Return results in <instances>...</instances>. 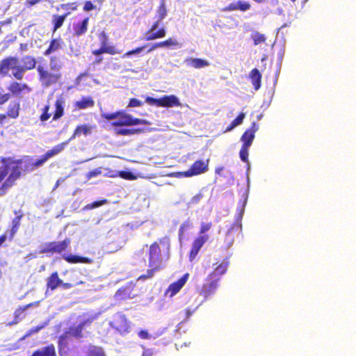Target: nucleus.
<instances>
[{
	"label": "nucleus",
	"instance_id": "1",
	"mask_svg": "<svg viewBox=\"0 0 356 356\" xmlns=\"http://www.w3.org/2000/svg\"><path fill=\"white\" fill-rule=\"evenodd\" d=\"M24 165L28 167L24 162L16 161L10 159L3 160L0 165V182L7 175L9 176L0 188V196L5 195L7 190L20 177Z\"/></svg>",
	"mask_w": 356,
	"mask_h": 356
},
{
	"label": "nucleus",
	"instance_id": "2",
	"mask_svg": "<svg viewBox=\"0 0 356 356\" xmlns=\"http://www.w3.org/2000/svg\"><path fill=\"white\" fill-rule=\"evenodd\" d=\"M102 116L108 120L118 119V121L112 122V125L114 127L147 124L145 120L134 118L131 115L125 113L123 111H118L113 113H102Z\"/></svg>",
	"mask_w": 356,
	"mask_h": 356
},
{
	"label": "nucleus",
	"instance_id": "3",
	"mask_svg": "<svg viewBox=\"0 0 356 356\" xmlns=\"http://www.w3.org/2000/svg\"><path fill=\"white\" fill-rule=\"evenodd\" d=\"M10 70L14 77L18 80L22 79V69L19 65V59L16 57H8L0 63V74L3 76L8 75Z\"/></svg>",
	"mask_w": 356,
	"mask_h": 356
},
{
	"label": "nucleus",
	"instance_id": "4",
	"mask_svg": "<svg viewBox=\"0 0 356 356\" xmlns=\"http://www.w3.org/2000/svg\"><path fill=\"white\" fill-rule=\"evenodd\" d=\"M257 130L258 125L256 124V122H252L251 129L245 131L241 136V140L243 142V145L240 150L239 154L241 159L244 162L248 161V149L254 140V134Z\"/></svg>",
	"mask_w": 356,
	"mask_h": 356
},
{
	"label": "nucleus",
	"instance_id": "5",
	"mask_svg": "<svg viewBox=\"0 0 356 356\" xmlns=\"http://www.w3.org/2000/svg\"><path fill=\"white\" fill-rule=\"evenodd\" d=\"M148 258L149 266L151 269L147 271L148 275L146 277H150L153 275V271L160 268L163 261L160 248L156 243L149 247Z\"/></svg>",
	"mask_w": 356,
	"mask_h": 356
},
{
	"label": "nucleus",
	"instance_id": "6",
	"mask_svg": "<svg viewBox=\"0 0 356 356\" xmlns=\"http://www.w3.org/2000/svg\"><path fill=\"white\" fill-rule=\"evenodd\" d=\"M40 76V81L44 87H49L56 83L61 77V74L58 72H49L42 66L39 65L37 67Z\"/></svg>",
	"mask_w": 356,
	"mask_h": 356
},
{
	"label": "nucleus",
	"instance_id": "7",
	"mask_svg": "<svg viewBox=\"0 0 356 356\" xmlns=\"http://www.w3.org/2000/svg\"><path fill=\"white\" fill-rule=\"evenodd\" d=\"M209 159L195 161L188 170L179 173L186 177L198 175L206 172L209 169Z\"/></svg>",
	"mask_w": 356,
	"mask_h": 356
},
{
	"label": "nucleus",
	"instance_id": "8",
	"mask_svg": "<svg viewBox=\"0 0 356 356\" xmlns=\"http://www.w3.org/2000/svg\"><path fill=\"white\" fill-rule=\"evenodd\" d=\"M189 278V274L185 273L180 279L177 282H175L170 284L165 291V296L170 298H172L183 288L186 284Z\"/></svg>",
	"mask_w": 356,
	"mask_h": 356
},
{
	"label": "nucleus",
	"instance_id": "9",
	"mask_svg": "<svg viewBox=\"0 0 356 356\" xmlns=\"http://www.w3.org/2000/svg\"><path fill=\"white\" fill-rule=\"evenodd\" d=\"M110 325L120 333L127 332L129 328L125 316L121 314H116L113 320L110 322Z\"/></svg>",
	"mask_w": 356,
	"mask_h": 356
},
{
	"label": "nucleus",
	"instance_id": "10",
	"mask_svg": "<svg viewBox=\"0 0 356 356\" xmlns=\"http://www.w3.org/2000/svg\"><path fill=\"white\" fill-rule=\"evenodd\" d=\"M208 235H200L194 240L190 252L191 261L193 260L195 258L200 250L202 248L203 245L208 241Z\"/></svg>",
	"mask_w": 356,
	"mask_h": 356
},
{
	"label": "nucleus",
	"instance_id": "11",
	"mask_svg": "<svg viewBox=\"0 0 356 356\" xmlns=\"http://www.w3.org/2000/svg\"><path fill=\"white\" fill-rule=\"evenodd\" d=\"M218 286V280H211V282L203 285L200 294L204 296L205 301L210 298L217 290Z\"/></svg>",
	"mask_w": 356,
	"mask_h": 356
},
{
	"label": "nucleus",
	"instance_id": "12",
	"mask_svg": "<svg viewBox=\"0 0 356 356\" xmlns=\"http://www.w3.org/2000/svg\"><path fill=\"white\" fill-rule=\"evenodd\" d=\"M181 103L179 98L174 95H165L160 98V106L161 107L180 106Z\"/></svg>",
	"mask_w": 356,
	"mask_h": 356
},
{
	"label": "nucleus",
	"instance_id": "13",
	"mask_svg": "<svg viewBox=\"0 0 356 356\" xmlns=\"http://www.w3.org/2000/svg\"><path fill=\"white\" fill-rule=\"evenodd\" d=\"M16 161H22V162H24V163L26 165H27L28 167H25L24 165L23 166V169H22V171H32L35 168L39 167V166H41L42 165H43L46 161H47V159L44 156V155L42 156V157L40 159H38L37 161H31V160L29 159H24V160H17Z\"/></svg>",
	"mask_w": 356,
	"mask_h": 356
},
{
	"label": "nucleus",
	"instance_id": "14",
	"mask_svg": "<svg viewBox=\"0 0 356 356\" xmlns=\"http://www.w3.org/2000/svg\"><path fill=\"white\" fill-rule=\"evenodd\" d=\"M63 258L69 263H84L91 264L92 260L88 257H83L77 255L64 254Z\"/></svg>",
	"mask_w": 356,
	"mask_h": 356
},
{
	"label": "nucleus",
	"instance_id": "15",
	"mask_svg": "<svg viewBox=\"0 0 356 356\" xmlns=\"http://www.w3.org/2000/svg\"><path fill=\"white\" fill-rule=\"evenodd\" d=\"M8 89L14 95H19L22 91L26 90L27 92H30L31 89L28 87V86L25 83H21L17 82H13L12 83Z\"/></svg>",
	"mask_w": 356,
	"mask_h": 356
},
{
	"label": "nucleus",
	"instance_id": "16",
	"mask_svg": "<svg viewBox=\"0 0 356 356\" xmlns=\"http://www.w3.org/2000/svg\"><path fill=\"white\" fill-rule=\"evenodd\" d=\"M69 140L66 142H64V143H62L60 144H58L57 145H56L55 147H54L51 149L47 151L45 154L44 155V156L46 158L47 161L58 154L59 153H60L64 149L65 147L67 146V145L69 143Z\"/></svg>",
	"mask_w": 356,
	"mask_h": 356
},
{
	"label": "nucleus",
	"instance_id": "17",
	"mask_svg": "<svg viewBox=\"0 0 356 356\" xmlns=\"http://www.w3.org/2000/svg\"><path fill=\"white\" fill-rule=\"evenodd\" d=\"M69 140L66 142H64V143H62L60 144H58L57 145H56L55 147H54L51 149L47 151L45 154L44 155V156L46 158L47 161L58 154L59 153H60L64 149L65 147L67 146V145L69 143Z\"/></svg>",
	"mask_w": 356,
	"mask_h": 356
},
{
	"label": "nucleus",
	"instance_id": "18",
	"mask_svg": "<svg viewBox=\"0 0 356 356\" xmlns=\"http://www.w3.org/2000/svg\"><path fill=\"white\" fill-rule=\"evenodd\" d=\"M69 140L66 142H64V143H62L60 144H58L57 145H56L55 147H54L51 149L47 151L45 154L44 155V156L46 158L47 161L58 154L59 153H60L64 149L65 147L67 146V145L69 143Z\"/></svg>",
	"mask_w": 356,
	"mask_h": 356
},
{
	"label": "nucleus",
	"instance_id": "19",
	"mask_svg": "<svg viewBox=\"0 0 356 356\" xmlns=\"http://www.w3.org/2000/svg\"><path fill=\"white\" fill-rule=\"evenodd\" d=\"M63 284V280L58 277L57 272L53 273L47 280V288L55 290Z\"/></svg>",
	"mask_w": 356,
	"mask_h": 356
},
{
	"label": "nucleus",
	"instance_id": "20",
	"mask_svg": "<svg viewBox=\"0 0 356 356\" xmlns=\"http://www.w3.org/2000/svg\"><path fill=\"white\" fill-rule=\"evenodd\" d=\"M23 65H21V68L22 69V77L24 76V74L26 70L33 69L35 66L36 61L35 58L31 56H25L22 60Z\"/></svg>",
	"mask_w": 356,
	"mask_h": 356
},
{
	"label": "nucleus",
	"instance_id": "21",
	"mask_svg": "<svg viewBox=\"0 0 356 356\" xmlns=\"http://www.w3.org/2000/svg\"><path fill=\"white\" fill-rule=\"evenodd\" d=\"M185 63L190 66L195 68H203L209 65L208 61L201 58H188L185 60Z\"/></svg>",
	"mask_w": 356,
	"mask_h": 356
},
{
	"label": "nucleus",
	"instance_id": "22",
	"mask_svg": "<svg viewBox=\"0 0 356 356\" xmlns=\"http://www.w3.org/2000/svg\"><path fill=\"white\" fill-rule=\"evenodd\" d=\"M70 243V240L67 238L63 241L54 243L50 245L49 250L56 252H61L65 250Z\"/></svg>",
	"mask_w": 356,
	"mask_h": 356
},
{
	"label": "nucleus",
	"instance_id": "23",
	"mask_svg": "<svg viewBox=\"0 0 356 356\" xmlns=\"http://www.w3.org/2000/svg\"><path fill=\"white\" fill-rule=\"evenodd\" d=\"M166 35V31L165 28H161L157 31H152L151 29L149 30L148 32L146 33V40L150 41L154 40L157 38H164Z\"/></svg>",
	"mask_w": 356,
	"mask_h": 356
},
{
	"label": "nucleus",
	"instance_id": "24",
	"mask_svg": "<svg viewBox=\"0 0 356 356\" xmlns=\"http://www.w3.org/2000/svg\"><path fill=\"white\" fill-rule=\"evenodd\" d=\"M32 356H56L55 348L53 345L44 347L34 352Z\"/></svg>",
	"mask_w": 356,
	"mask_h": 356
},
{
	"label": "nucleus",
	"instance_id": "25",
	"mask_svg": "<svg viewBox=\"0 0 356 356\" xmlns=\"http://www.w3.org/2000/svg\"><path fill=\"white\" fill-rule=\"evenodd\" d=\"M89 18H85L81 24L74 26V34L77 36H80L86 33L88 29Z\"/></svg>",
	"mask_w": 356,
	"mask_h": 356
},
{
	"label": "nucleus",
	"instance_id": "26",
	"mask_svg": "<svg viewBox=\"0 0 356 356\" xmlns=\"http://www.w3.org/2000/svg\"><path fill=\"white\" fill-rule=\"evenodd\" d=\"M91 133V127L90 126L83 124L79 125L76 127L75 129L72 136L69 139V140H71L74 139L75 137L79 136L81 134L87 136Z\"/></svg>",
	"mask_w": 356,
	"mask_h": 356
},
{
	"label": "nucleus",
	"instance_id": "27",
	"mask_svg": "<svg viewBox=\"0 0 356 356\" xmlns=\"http://www.w3.org/2000/svg\"><path fill=\"white\" fill-rule=\"evenodd\" d=\"M252 83L256 90H259L261 86V75L257 69L252 70L250 74Z\"/></svg>",
	"mask_w": 356,
	"mask_h": 356
},
{
	"label": "nucleus",
	"instance_id": "28",
	"mask_svg": "<svg viewBox=\"0 0 356 356\" xmlns=\"http://www.w3.org/2000/svg\"><path fill=\"white\" fill-rule=\"evenodd\" d=\"M62 41L60 39H54L51 40L49 48L44 53V56H48L57 51L61 47Z\"/></svg>",
	"mask_w": 356,
	"mask_h": 356
},
{
	"label": "nucleus",
	"instance_id": "29",
	"mask_svg": "<svg viewBox=\"0 0 356 356\" xmlns=\"http://www.w3.org/2000/svg\"><path fill=\"white\" fill-rule=\"evenodd\" d=\"M227 268V263H222L218 266H217L215 269V270L209 275V279L210 280H218V278L216 279V277H219L223 274L225 273Z\"/></svg>",
	"mask_w": 356,
	"mask_h": 356
},
{
	"label": "nucleus",
	"instance_id": "30",
	"mask_svg": "<svg viewBox=\"0 0 356 356\" xmlns=\"http://www.w3.org/2000/svg\"><path fill=\"white\" fill-rule=\"evenodd\" d=\"M94 106V101L91 97H83L75 102V106L79 109H85Z\"/></svg>",
	"mask_w": 356,
	"mask_h": 356
},
{
	"label": "nucleus",
	"instance_id": "31",
	"mask_svg": "<svg viewBox=\"0 0 356 356\" xmlns=\"http://www.w3.org/2000/svg\"><path fill=\"white\" fill-rule=\"evenodd\" d=\"M63 104L64 101L62 98H59L56 101L55 106H56V111L54 115L53 119L57 120L60 118L63 115Z\"/></svg>",
	"mask_w": 356,
	"mask_h": 356
},
{
	"label": "nucleus",
	"instance_id": "32",
	"mask_svg": "<svg viewBox=\"0 0 356 356\" xmlns=\"http://www.w3.org/2000/svg\"><path fill=\"white\" fill-rule=\"evenodd\" d=\"M19 103L11 102L8 106V116L12 118H17L19 115Z\"/></svg>",
	"mask_w": 356,
	"mask_h": 356
},
{
	"label": "nucleus",
	"instance_id": "33",
	"mask_svg": "<svg viewBox=\"0 0 356 356\" xmlns=\"http://www.w3.org/2000/svg\"><path fill=\"white\" fill-rule=\"evenodd\" d=\"M68 14L69 13H67L63 15H54L53 23L54 32L62 26Z\"/></svg>",
	"mask_w": 356,
	"mask_h": 356
},
{
	"label": "nucleus",
	"instance_id": "34",
	"mask_svg": "<svg viewBox=\"0 0 356 356\" xmlns=\"http://www.w3.org/2000/svg\"><path fill=\"white\" fill-rule=\"evenodd\" d=\"M251 38L253 40L254 45H259L266 40V36L259 32L252 33Z\"/></svg>",
	"mask_w": 356,
	"mask_h": 356
},
{
	"label": "nucleus",
	"instance_id": "35",
	"mask_svg": "<svg viewBox=\"0 0 356 356\" xmlns=\"http://www.w3.org/2000/svg\"><path fill=\"white\" fill-rule=\"evenodd\" d=\"M87 356H106L104 351L100 347H90Z\"/></svg>",
	"mask_w": 356,
	"mask_h": 356
},
{
	"label": "nucleus",
	"instance_id": "36",
	"mask_svg": "<svg viewBox=\"0 0 356 356\" xmlns=\"http://www.w3.org/2000/svg\"><path fill=\"white\" fill-rule=\"evenodd\" d=\"M158 19L159 21H162L167 15V10L165 8V0H161L160 6L157 10Z\"/></svg>",
	"mask_w": 356,
	"mask_h": 356
},
{
	"label": "nucleus",
	"instance_id": "37",
	"mask_svg": "<svg viewBox=\"0 0 356 356\" xmlns=\"http://www.w3.org/2000/svg\"><path fill=\"white\" fill-rule=\"evenodd\" d=\"M88 322L86 321L82 324L79 325L78 326L70 329V334L75 337H81L82 335L81 334L83 325H85Z\"/></svg>",
	"mask_w": 356,
	"mask_h": 356
},
{
	"label": "nucleus",
	"instance_id": "38",
	"mask_svg": "<svg viewBox=\"0 0 356 356\" xmlns=\"http://www.w3.org/2000/svg\"><path fill=\"white\" fill-rule=\"evenodd\" d=\"M38 302L34 303H30L24 307H19L15 312V318L17 319L24 312H25L27 309L32 307L33 305H38Z\"/></svg>",
	"mask_w": 356,
	"mask_h": 356
},
{
	"label": "nucleus",
	"instance_id": "39",
	"mask_svg": "<svg viewBox=\"0 0 356 356\" xmlns=\"http://www.w3.org/2000/svg\"><path fill=\"white\" fill-rule=\"evenodd\" d=\"M106 202V200H100V201H95V202H92V204H87L84 207V209L89 210V209H95L100 206L104 205Z\"/></svg>",
	"mask_w": 356,
	"mask_h": 356
},
{
	"label": "nucleus",
	"instance_id": "40",
	"mask_svg": "<svg viewBox=\"0 0 356 356\" xmlns=\"http://www.w3.org/2000/svg\"><path fill=\"white\" fill-rule=\"evenodd\" d=\"M137 132H138V131L136 129H119L116 130L117 134L123 135V136L132 135Z\"/></svg>",
	"mask_w": 356,
	"mask_h": 356
},
{
	"label": "nucleus",
	"instance_id": "41",
	"mask_svg": "<svg viewBox=\"0 0 356 356\" xmlns=\"http://www.w3.org/2000/svg\"><path fill=\"white\" fill-rule=\"evenodd\" d=\"M250 3L243 1H237L238 10L246 11L250 8Z\"/></svg>",
	"mask_w": 356,
	"mask_h": 356
},
{
	"label": "nucleus",
	"instance_id": "42",
	"mask_svg": "<svg viewBox=\"0 0 356 356\" xmlns=\"http://www.w3.org/2000/svg\"><path fill=\"white\" fill-rule=\"evenodd\" d=\"M192 227V222L190 220H186L181 224L179 229V233L183 234L186 231L191 229Z\"/></svg>",
	"mask_w": 356,
	"mask_h": 356
},
{
	"label": "nucleus",
	"instance_id": "43",
	"mask_svg": "<svg viewBox=\"0 0 356 356\" xmlns=\"http://www.w3.org/2000/svg\"><path fill=\"white\" fill-rule=\"evenodd\" d=\"M119 175L120 177L128 180H134L136 178L131 172L121 171Z\"/></svg>",
	"mask_w": 356,
	"mask_h": 356
},
{
	"label": "nucleus",
	"instance_id": "44",
	"mask_svg": "<svg viewBox=\"0 0 356 356\" xmlns=\"http://www.w3.org/2000/svg\"><path fill=\"white\" fill-rule=\"evenodd\" d=\"M102 168H97L95 169L94 170L89 172L87 174L86 177L88 179H90L92 177H98L99 175H102Z\"/></svg>",
	"mask_w": 356,
	"mask_h": 356
},
{
	"label": "nucleus",
	"instance_id": "45",
	"mask_svg": "<svg viewBox=\"0 0 356 356\" xmlns=\"http://www.w3.org/2000/svg\"><path fill=\"white\" fill-rule=\"evenodd\" d=\"M163 47L170 46H179L178 41L175 38H169L162 42Z\"/></svg>",
	"mask_w": 356,
	"mask_h": 356
},
{
	"label": "nucleus",
	"instance_id": "46",
	"mask_svg": "<svg viewBox=\"0 0 356 356\" xmlns=\"http://www.w3.org/2000/svg\"><path fill=\"white\" fill-rule=\"evenodd\" d=\"M145 48V46H143V47H138L136 49L129 51L127 52L126 54H124L123 55V58L128 57V56H130L131 55L140 54V52L143 51V50Z\"/></svg>",
	"mask_w": 356,
	"mask_h": 356
},
{
	"label": "nucleus",
	"instance_id": "47",
	"mask_svg": "<svg viewBox=\"0 0 356 356\" xmlns=\"http://www.w3.org/2000/svg\"><path fill=\"white\" fill-rule=\"evenodd\" d=\"M245 115L243 113H241V114H239L238 116L232 122V123L233 124V127H237V126L240 125L241 124H242V122L245 118Z\"/></svg>",
	"mask_w": 356,
	"mask_h": 356
},
{
	"label": "nucleus",
	"instance_id": "48",
	"mask_svg": "<svg viewBox=\"0 0 356 356\" xmlns=\"http://www.w3.org/2000/svg\"><path fill=\"white\" fill-rule=\"evenodd\" d=\"M211 222H202L200 226V234L202 235L203 234L206 233L211 229Z\"/></svg>",
	"mask_w": 356,
	"mask_h": 356
},
{
	"label": "nucleus",
	"instance_id": "49",
	"mask_svg": "<svg viewBox=\"0 0 356 356\" xmlns=\"http://www.w3.org/2000/svg\"><path fill=\"white\" fill-rule=\"evenodd\" d=\"M145 102L150 105H156V106H160V98L156 99L151 97H147L145 99Z\"/></svg>",
	"mask_w": 356,
	"mask_h": 356
},
{
	"label": "nucleus",
	"instance_id": "50",
	"mask_svg": "<svg viewBox=\"0 0 356 356\" xmlns=\"http://www.w3.org/2000/svg\"><path fill=\"white\" fill-rule=\"evenodd\" d=\"M245 200L243 202V205H242V208L240 211V213L238 214V219L241 220L243 218V213H244V211H245V205L247 204V200H248V191H246L245 194Z\"/></svg>",
	"mask_w": 356,
	"mask_h": 356
},
{
	"label": "nucleus",
	"instance_id": "51",
	"mask_svg": "<svg viewBox=\"0 0 356 356\" xmlns=\"http://www.w3.org/2000/svg\"><path fill=\"white\" fill-rule=\"evenodd\" d=\"M102 43V46H103V48H104V53H108V54H115L114 47H110V46H106V40H104Z\"/></svg>",
	"mask_w": 356,
	"mask_h": 356
},
{
	"label": "nucleus",
	"instance_id": "52",
	"mask_svg": "<svg viewBox=\"0 0 356 356\" xmlns=\"http://www.w3.org/2000/svg\"><path fill=\"white\" fill-rule=\"evenodd\" d=\"M49 109V106H46L44 107V112L40 116L41 121H46L49 118L50 115L48 113Z\"/></svg>",
	"mask_w": 356,
	"mask_h": 356
},
{
	"label": "nucleus",
	"instance_id": "53",
	"mask_svg": "<svg viewBox=\"0 0 356 356\" xmlns=\"http://www.w3.org/2000/svg\"><path fill=\"white\" fill-rule=\"evenodd\" d=\"M143 103L141 101L137 99H131L129 103V107H138L142 106Z\"/></svg>",
	"mask_w": 356,
	"mask_h": 356
},
{
	"label": "nucleus",
	"instance_id": "54",
	"mask_svg": "<svg viewBox=\"0 0 356 356\" xmlns=\"http://www.w3.org/2000/svg\"><path fill=\"white\" fill-rule=\"evenodd\" d=\"M10 97V95L9 93H6V94H3L1 90H0V104H3L4 103H6Z\"/></svg>",
	"mask_w": 356,
	"mask_h": 356
},
{
	"label": "nucleus",
	"instance_id": "55",
	"mask_svg": "<svg viewBox=\"0 0 356 356\" xmlns=\"http://www.w3.org/2000/svg\"><path fill=\"white\" fill-rule=\"evenodd\" d=\"M238 10L237 1L230 3L228 6L222 9L223 11H233Z\"/></svg>",
	"mask_w": 356,
	"mask_h": 356
},
{
	"label": "nucleus",
	"instance_id": "56",
	"mask_svg": "<svg viewBox=\"0 0 356 356\" xmlns=\"http://www.w3.org/2000/svg\"><path fill=\"white\" fill-rule=\"evenodd\" d=\"M95 8V6L93 5L91 1H87L85 2L83 10L85 11H90Z\"/></svg>",
	"mask_w": 356,
	"mask_h": 356
},
{
	"label": "nucleus",
	"instance_id": "57",
	"mask_svg": "<svg viewBox=\"0 0 356 356\" xmlns=\"http://www.w3.org/2000/svg\"><path fill=\"white\" fill-rule=\"evenodd\" d=\"M50 67L54 70H59L61 68L60 65H58L54 58H51Z\"/></svg>",
	"mask_w": 356,
	"mask_h": 356
},
{
	"label": "nucleus",
	"instance_id": "58",
	"mask_svg": "<svg viewBox=\"0 0 356 356\" xmlns=\"http://www.w3.org/2000/svg\"><path fill=\"white\" fill-rule=\"evenodd\" d=\"M202 195L201 194H197L192 197V199L190 201L191 204H197L200 200L202 199Z\"/></svg>",
	"mask_w": 356,
	"mask_h": 356
},
{
	"label": "nucleus",
	"instance_id": "59",
	"mask_svg": "<svg viewBox=\"0 0 356 356\" xmlns=\"http://www.w3.org/2000/svg\"><path fill=\"white\" fill-rule=\"evenodd\" d=\"M19 227H15L14 225L12 226L11 229L9 231V239L11 241L13 238L14 237L15 234L17 232Z\"/></svg>",
	"mask_w": 356,
	"mask_h": 356
},
{
	"label": "nucleus",
	"instance_id": "60",
	"mask_svg": "<svg viewBox=\"0 0 356 356\" xmlns=\"http://www.w3.org/2000/svg\"><path fill=\"white\" fill-rule=\"evenodd\" d=\"M159 47H163L162 42L155 43L152 45L151 48L148 50V52H151L154 49L159 48Z\"/></svg>",
	"mask_w": 356,
	"mask_h": 356
},
{
	"label": "nucleus",
	"instance_id": "61",
	"mask_svg": "<svg viewBox=\"0 0 356 356\" xmlns=\"http://www.w3.org/2000/svg\"><path fill=\"white\" fill-rule=\"evenodd\" d=\"M20 219H21V216H17L15 217L13 220V225L14 226H17V227H19V221H20Z\"/></svg>",
	"mask_w": 356,
	"mask_h": 356
},
{
	"label": "nucleus",
	"instance_id": "62",
	"mask_svg": "<svg viewBox=\"0 0 356 356\" xmlns=\"http://www.w3.org/2000/svg\"><path fill=\"white\" fill-rule=\"evenodd\" d=\"M138 335L140 338L142 339H147L148 337H149V334L147 333V331H145V330H141L139 333H138Z\"/></svg>",
	"mask_w": 356,
	"mask_h": 356
},
{
	"label": "nucleus",
	"instance_id": "63",
	"mask_svg": "<svg viewBox=\"0 0 356 356\" xmlns=\"http://www.w3.org/2000/svg\"><path fill=\"white\" fill-rule=\"evenodd\" d=\"M161 22V21H159V19H158V20H157L156 22H155L154 23V24L152 26V27L150 28L151 31H155L158 29V27H159V23H160Z\"/></svg>",
	"mask_w": 356,
	"mask_h": 356
},
{
	"label": "nucleus",
	"instance_id": "64",
	"mask_svg": "<svg viewBox=\"0 0 356 356\" xmlns=\"http://www.w3.org/2000/svg\"><path fill=\"white\" fill-rule=\"evenodd\" d=\"M7 238H8L7 233H6L0 236V247L3 245V243L6 241V240Z\"/></svg>",
	"mask_w": 356,
	"mask_h": 356
}]
</instances>
